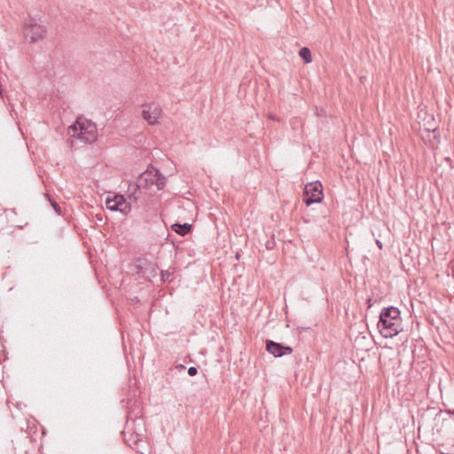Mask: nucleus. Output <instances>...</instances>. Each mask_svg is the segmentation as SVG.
I'll return each mask as SVG.
<instances>
[{
  "label": "nucleus",
  "instance_id": "nucleus-1",
  "mask_svg": "<svg viewBox=\"0 0 454 454\" xmlns=\"http://www.w3.org/2000/svg\"><path fill=\"white\" fill-rule=\"evenodd\" d=\"M398 308L389 306L380 313L377 326L382 337L393 338L403 331L402 318Z\"/></svg>",
  "mask_w": 454,
  "mask_h": 454
},
{
  "label": "nucleus",
  "instance_id": "nucleus-2",
  "mask_svg": "<svg viewBox=\"0 0 454 454\" xmlns=\"http://www.w3.org/2000/svg\"><path fill=\"white\" fill-rule=\"evenodd\" d=\"M166 182V176H164L159 169L154 167L148 168L138 176L135 184L136 190L133 196H135L137 191L151 189L153 185H156L157 190L160 191L165 187ZM134 200H137V198L134 197Z\"/></svg>",
  "mask_w": 454,
  "mask_h": 454
},
{
  "label": "nucleus",
  "instance_id": "nucleus-3",
  "mask_svg": "<svg viewBox=\"0 0 454 454\" xmlns=\"http://www.w3.org/2000/svg\"><path fill=\"white\" fill-rule=\"evenodd\" d=\"M68 134L86 144H90L97 139V127L92 121L85 119L82 120L79 117L76 121L68 128Z\"/></svg>",
  "mask_w": 454,
  "mask_h": 454
},
{
  "label": "nucleus",
  "instance_id": "nucleus-4",
  "mask_svg": "<svg viewBox=\"0 0 454 454\" xmlns=\"http://www.w3.org/2000/svg\"><path fill=\"white\" fill-rule=\"evenodd\" d=\"M24 35L29 40V43H36L45 37L46 27L38 23L35 18L29 17L23 25Z\"/></svg>",
  "mask_w": 454,
  "mask_h": 454
},
{
  "label": "nucleus",
  "instance_id": "nucleus-5",
  "mask_svg": "<svg viewBox=\"0 0 454 454\" xmlns=\"http://www.w3.org/2000/svg\"><path fill=\"white\" fill-rule=\"evenodd\" d=\"M323 188L319 181L311 182L305 185L302 193V201L306 206L319 203L323 200Z\"/></svg>",
  "mask_w": 454,
  "mask_h": 454
},
{
  "label": "nucleus",
  "instance_id": "nucleus-6",
  "mask_svg": "<svg viewBox=\"0 0 454 454\" xmlns=\"http://www.w3.org/2000/svg\"><path fill=\"white\" fill-rule=\"evenodd\" d=\"M106 207L111 211H119L125 215L131 211L130 203L127 202L126 198L121 194H114L112 198L107 197Z\"/></svg>",
  "mask_w": 454,
  "mask_h": 454
},
{
  "label": "nucleus",
  "instance_id": "nucleus-7",
  "mask_svg": "<svg viewBox=\"0 0 454 454\" xmlns=\"http://www.w3.org/2000/svg\"><path fill=\"white\" fill-rule=\"evenodd\" d=\"M265 344L266 350L275 357H281L286 355H290L293 352V348L291 347L271 340H267Z\"/></svg>",
  "mask_w": 454,
  "mask_h": 454
},
{
  "label": "nucleus",
  "instance_id": "nucleus-8",
  "mask_svg": "<svg viewBox=\"0 0 454 454\" xmlns=\"http://www.w3.org/2000/svg\"><path fill=\"white\" fill-rule=\"evenodd\" d=\"M161 115V109L155 105L145 106L142 111V117L151 125L157 122Z\"/></svg>",
  "mask_w": 454,
  "mask_h": 454
},
{
  "label": "nucleus",
  "instance_id": "nucleus-9",
  "mask_svg": "<svg viewBox=\"0 0 454 454\" xmlns=\"http://www.w3.org/2000/svg\"><path fill=\"white\" fill-rule=\"evenodd\" d=\"M171 230L177 233L178 235L184 237L188 233H190L192 230V225L187 223H176L171 225Z\"/></svg>",
  "mask_w": 454,
  "mask_h": 454
},
{
  "label": "nucleus",
  "instance_id": "nucleus-10",
  "mask_svg": "<svg viewBox=\"0 0 454 454\" xmlns=\"http://www.w3.org/2000/svg\"><path fill=\"white\" fill-rule=\"evenodd\" d=\"M299 56L306 64L312 61L311 51L308 47L301 48L299 51Z\"/></svg>",
  "mask_w": 454,
  "mask_h": 454
},
{
  "label": "nucleus",
  "instance_id": "nucleus-11",
  "mask_svg": "<svg viewBox=\"0 0 454 454\" xmlns=\"http://www.w3.org/2000/svg\"><path fill=\"white\" fill-rule=\"evenodd\" d=\"M265 247L268 250H272L276 247V241L274 239V235L271 236V239H270L266 241Z\"/></svg>",
  "mask_w": 454,
  "mask_h": 454
},
{
  "label": "nucleus",
  "instance_id": "nucleus-12",
  "mask_svg": "<svg viewBox=\"0 0 454 454\" xmlns=\"http://www.w3.org/2000/svg\"><path fill=\"white\" fill-rule=\"evenodd\" d=\"M51 204L54 211L58 215H60L61 214V207H60V206L55 200H51Z\"/></svg>",
  "mask_w": 454,
  "mask_h": 454
},
{
  "label": "nucleus",
  "instance_id": "nucleus-13",
  "mask_svg": "<svg viewBox=\"0 0 454 454\" xmlns=\"http://www.w3.org/2000/svg\"><path fill=\"white\" fill-rule=\"evenodd\" d=\"M198 373V368L194 366H191L188 368V374L192 377L195 376Z\"/></svg>",
  "mask_w": 454,
  "mask_h": 454
},
{
  "label": "nucleus",
  "instance_id": "nucleus-14",
  "mask_svg": "<svg viewBox=\"0 0 454 454\" xmlns=\"http://www.w3.org/2000/svg\"><path fill=\"white\" fill-rule=\"evenodd\" d=\"M170 277V273L166 270L161 272V279L165 282L168 281Z\"/></svg>",
  "mask_w": 454,
  "mask_h": 454
},
{
  "label": "nucleus",
  "instance_id": "nucleus-15",
  "mask_svg": "<svg viewBox=\"0 0 454 454\" xmlns=\"http://www.w3.org/2000/svg\"><path fill=\"white\" fill-rule=\"evenodd\" d=\"M138 264L137 265L138 268H142L144 265L146 264V260L144 259H138L137 260Z\"/></svg>",
  "mask_w": 454,
  "mask_h": 454
},
{
  "label": "nucleus",
  "instance_id": "nucleus-16",
  "mask_svg": "<svg viewBox=\"0 0 454 454\" xmlns=\"http://www.w3.org/2000/svg\"><path fill=\"white\" fill-rule=\"evenodd\" d=\"M176 368L179 372H181V371H183V370H184V369H185V366H184V364H177V365L176 366Z\"/></svg>",
  "mask_w": 454,
  "mask_h": 454
},
{
  "label": "nucleus",
  "instance_id": "nucleus-17",
  "mask_svg": "<svg viewBox=\"0 0 454 454\" xmlns=\"http://www.w3.org/2000/svg\"><path fill=\"white\" fill-rule=\"evenodd\" d=\"M366 303L368 304V307L371 308L372 306V298H368L366 300Z\"/></svg>",
  "mask_w": 454,
  "mask_h": 454
},
{
  "label": "nucleus",
  "instance_id": "nucleus-18",
  "mask_svg": "<svg viewBox=\"0 0 454 454\" xmlns=\"http://www.w3.org/2000/svg\"><path fill=\"white\" fill-rule=\"evenodd\" d=\"M376 244H377V246H378L380 249L382 248V246H383V245H382V242H381L380 240L376 239Z\"/></svg>",
  "mask_w": 454,
  "mask_h": 454
},
{
  "label": "nucleus",
  "instance_id": "nucleus-19",
  "mask_svg": "<svg viewBox=\"0 0 454 454\" xmlns=\"http://www.w3.org/2000/svg\"><path fill=\"white\" fill-rule=\"evenodd\" d=\"M433 133H434V137L436 138L437 134H439V131L437 130V129H434Z\"/></svg>",
  "mask_w": 454,
  "mask_h": 454
},
{
  "label": "nucleus",
  "instance_id": "nucleus-20",
  "mask_svg": "<svg viewBox=\"0 0 454 454\" xmlns=\"http://www.w3.org/2000/svg\"><path fill=\"white\" fill-rule=\"evenodd\" d=\"M449 413H450V414L454 415V410H453V411H450H450H449Z\"/></svg>",
  "mask_w": 454,
  "mask_h": 454
}]
</instances>
